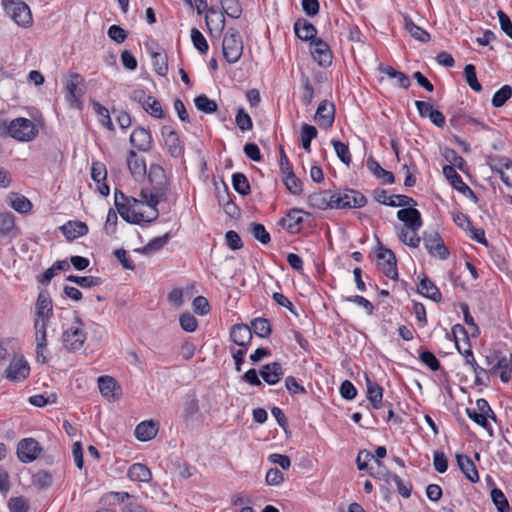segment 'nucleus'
<instances>
[{"label": "nucleus", "mask_w": 512, "mask_h": 512, "mask_svg": "<svg viewBox=\"0 0 512 512\" xmlns=\"http://www.w3.org/2000/svg\"><path fill=\"white\" fill-rule=\"evenodd\" d=\"M151 188H143L140 196L152 209V216L149 221H154L159 216L157 205L160 201L166 200L169 191V183L165 170L160 165H151L148 173Z\"/></svg>", "instance_id": "nucleus-1"}, {"label": "nucleus", "mask_w": 512, "mask_h": 512, "mask_svg": "<svg viewBox=\"0 0 512 512\" xmlns=\"http://www.w3.org/2000/svg\"><path fill=\"white\" fill-rule=\"evenodd\" d=\"M334 209L362 208L367 204L366 196L358 190L350 188L338 189L334 192Z\"/></svg>", "instance_id": "nucleus-2"}, {"label": "nucleus", "mask_w": 512, "mask_h": 512, "mask_svg": "<svg viewBox=\"0 0 512 512\" xmlns=\"http://www.w3.org/2000/svg\"><path fill=\"white\" fill-rule=\"evenodd\" d=\"M224 58L229 63H236L243 53V42L239 32L229 28L224 35L222 42Z\"/></svg>", "instance_id": "nucleus-3"}, {"label": "nucleus", "mask_w": 512, "mask_h": 512, "mask_svg": "<svg viewBox=\"0 0 512 512\" xmlns=\"http://www.w3.org/2000/svg\"><path fill=\"white\" fill-rule=\"evenodd\" d=\"M8 134L23 142H28L36 138L38 130L35 124L27 118H16L7 126Z\"/></svg>", "instance_id": "nucleus-4"}, {"label": "nucleus", "mask_w": 512, "mask_h": 512, "mask_svg": "<svg viewBox=\"0 0 512 512\" xmlns=\"http://www.w3.org/2000/svg\"><path fill=\"white\" fill-rule=\"evenodd\" d=\"M3 6L8 16L17 25L29 27L32 24V14L26 3L20 0H3Z\"/></svg>", "instance_id": "nucleus-5"}, {"label": "nucleus", "mask_w": 512, "mask_h": 512, "mask_svg": "<svg viewBox=\"0 0 512 512\" xmlns=\"http://www.w3.org/2000/svg\"><path fill=\"white\" fill-rule=\"evenodd\" d=\"M84 79L78 73H71L69 79L66 82V100L71 107L77 108L78 110L83 109V96L85 89L81 87Z\"/></svg>", "instance_id": "nucleus-6"}, {"label": "nucleus", "mask_w": 512, "mask_h": 512, "mask_svg": "<svg viewBox=\"0 0 512 512\" xmlns=\"http://www.w3.org/2000/svg\"><path fill=\"white\" fill-rule=\"evenodd\" d=\"M128 203L129 200L125 194L120 190H116L114 204L122 219L131 224H140L142 221L149 222L148 220H150L151 217L145 219L142 213L135 212Z\"/></svg>", "instance_id": "nucleus-7"}, {"label": "nucleus", "mask_w": 512, "mask_h": 512, "mask_svg": "<svg viewBox=\"0 0 512 512\" xmlns=\"http://www.w3.org/2000/svg\"><path fill=\"white\" fill-rule=\"evenodd\" d=\"M487 164L493 172L500 175L505 185L512 188V160L505 156H489Z\"/></svg>", "instance_id": "nucleus-8"}, {"label": "nucleus", "mask_w": 512, "mask_h": 512, "mask_svg": "<svg viewBox=\"0 0 512 512\" xmlns=\"http://www.w3.org/2000/svg\"><path fill=\"white\" fill-rule=\"evenodd\" d=\"M61 338L64 347L69 352H76L83 347L87 337L85 331L79 326H72L62 333Z\"/></svg>", "instance_id": "nucleus-9"}, {"label": "nucleus", "mask_w": 512, "mask_h": 512, "mask_svg": "<svg viewBox=\"0 0 512 512\" xmlns=\"http://www.w3.org/2000/svg\"><path fill=\"white\" fill-rule=\"evenodd\" d=\"M423 242L431 256L438 257L441 260H446L449 257V251L438 233L425 232Z\"/></svg>", "instance_id": "nucleus-10"}, {"label": "nucleus", "mask_w": 512, "mask_h": 512, "mask_svg": "<svg viewBox=\"0 0 512 512\" xmlns=\"http://www.w3.org/2000/svg\"><path fill=\"white\" fill-rule=\"evenodd\" d=\"M49 322L50 321L34 319L37 360L41 361V363L47 362V357L44 353L48 345L46 330Z\"/></svg>", "instance_id": "nucleus-11"}, {"label": "nucleus", "mask_w": 512, "mask_h": 512, "mask_svg": "<svg viewBox=\"0 0 512 512\" xmlns=\"http://www.w3.org/2000/svg\"><path fill=\"white\" fill-rule=\"evenodd\" d=\"M41 452V447L33 438H24L17 445V456L23 463L33 462Z\"/></svg>", "instance_id": "nucleus-12"}, {"label": "nucleus", "mask_w": 512, "mask_h": 512, "mask_svg": "<svg viewBox=\"0 0 512 512\" xmlns=\"http://www.w3.org/2000/svg\"><path fill=\"white\" fill-rule=\"evenodd\" d=\"M443 174L450 181L454 189L470 198L472 201L477 202L478 197L473 190L462 180L461 176L456 172L455 168L450 165L443 167Z\"/></svg>", "instance_id": "nucleus-13"}, {"label": "nucleus", "mask_w": 512, "mask_h": 512, "mask_svg": "<svg viewBox=\"0 0 512 512\" xmlns=\"http://www.w3.org/2000/svg\"><path fill=\"white\" fill-rule=\"evenodd\" d=\"M310 46L311 55L320 66L327 67L332 63V52L323 39L312 40Z\"/></svg>", "instance_id": "nucleus-14"}, {"label": "nucleus", "mask_w": 512, "mask_h": 512, "mask_svg": "<svg viewBox=\"0 0 512 512\" xmlns=\"http://www.w3.org/2000/svg\"><path fill=\"white\" fill-rule=\"evenodd\" d=\"M30 367L23 358L13 359L5 371L6 378L13 382H19L29 376Z\"/></svg>", "instance_id": "nucleus-15"}, {"label": "nucleus", "mask_w": 512, "mask_h": 512, "mask_svg": "<svg viewBox=\"0 0 512 512\" xmlns=\"http://www.w3.org/2000/svg\"><path fill=\"white\" fill-rule=\"evenodd\" d=\"M314 119L319 126L330 128L333 125L335 119L334 104L328 102L327 100L321 101L316 110Z\"/></svg>", "instance_id": "nucleus-16"}, {"label": "nucleus", "mask_w": 512, "mask_h": 512, "mask_svg": "<svg viewBox=\"0 0 512 512\" xmlns=\"http://www.w3.org/2000/svg\"><path fill=\"white\" fill-rule=\"evenodd\" d=\"M397 218L412 232H417L423 224L420 212L413 207L400 209Z\"/></svg>", "instance_id": "nucleus-17"}, {"label": "nucleus", "mask_w": 512, "mask_h": 512, "mask_svg": "<svg viewBox=\"0 0 512 512\" xmlns=\"http://www.w3.org/2000/svg\"><path fill=\"white\" fill-rule=\"evenodd\" d=\"M162 136L169 154L175 158L182 156L184 149L177 132L169 126H164L162 128Z\"/></svg>", "instance_id": "nucleus-18"}, {"label": "nucleus", "mask_w": 512, "mask_h": 512, "mask_svg": "<svg viewBox=\"0 0 512 512\" xmlns=\"http://www.w3.org/2000/svg\"><path fill=\"white\" fill-rule=\"evenodd\" d=\"M497 361L489 370V374L494 375L500 371V379L503 383L512 381V353L506 356H496Z\"/></svg>", "instance_id": "nucleus-19"}, {"label": "nucleus", "mask_w": 512, "mask_h": 512, "mask_svg": "<svg viewBox=\"0 0 512 512\" xmlns=\"http://www.w3.org/2000/svg\"><path fill=\"white\" fill-rule=\"evenodd\" d=\"M131 145L139 151L148 152L152 148V137L148 130L137 127L130 135Z\"/></svg>", "instance_id": "nucleus-20"}, {"label": "nucleus", "mask_w": 512, "mask_h": 512, "mask_svg": "<svg viewBox=\"0 0 512 512\" xmlns=\"http://www.w3.org/2000/svg\"><path fill=\"white\" fill-rule=\"evenodd\" d=\"M253 336L249 325L235 324L230 331V339L241 348H248Z\"/></svg>", "instance_id": "nucleus-21"}, {"label": "nucleus", "mask_w": 512, "mask_h": 512, "mask_svg": "<svg viewBox=\"0 0 512 512\" xmlns=\"http://www.w3.org/2000/svg\"><path fill=\"white\" fill-rule=\"evenodd\" d=\"M466 360V363L471 366L473 372L475 374V384L476 385H487L489 382V371H486L484 368L480 367L473 355L471 347L469 346L463 352H460Z\"/></svg>", "instance_id": "nucleus-22"}, {"label": "nucleus", "mask_w": 512, "mask_h": 512, "mask_svg": "<svg viewBox=\"0 0 512 512\" xmlns=\"http://www.w3.org/2000/svg\"><path fill=\"white\" fill-rule=\"evenodd\" d=\"M53 315V306L51 298L46 291L39 293L36 301L35 319L50 321Z\"/></svg>", "instance_id": "nucleus-23"}, {"label": "nucleus", "mask_w": 512, "mask_h": 512, "mask_svg": "<svg viewBox=\"0 0 512 512\" xmlns=\"http://www.w3.org/2000/svg\"><path fill=\"white\" fill-rule=\"evenodd\" d=\"M259 375L267 384L275 385L283 377L284 370L279 362H272L262 366Z\"/></svg>", "instance_id": "nucleus-24"}, {"label": "nucleus", "mask_w": 512, "mask_h": 512, "mask_svg": "<svg viewBox=\"0 0 512 512\" xmlns=\"http://www.w3.org/2000/svg\"><path fill=\"white\" fill-rule=\"evenodd\" d=\"M334 192L324 190L311 194L308 198L311 207L319 210L334 209Z\"/></svg>", "instance_id": "nucleus-25"}, {"label": "nucleus", "mask_w": 512, "mask_h": 512, "mask_svg": "<svg viewBox=\"0 0 512 512\" xmlns=\"http://www.w3.org/2000/svg\"><path fill=\"white\" fill-rule=\"evenodd\" d=\"M295 35L302 41L316 40V27L304 18H298L294 23Z\"/></svg>", "instance_id": "nucleus-26"}, {"label": "nucleus", "mask_w": 512, "mask_h": 512, "mask_svg": "<svg viewBox=\"0 0 512 512\" xmlns=\"http://www.w3.org/2000/svg\"><path fill=\"white\" fill-rule=\"evenodd\" d=\"M457 465L465 477L472 483L479 481V474L472 459L467 455H456Z\"/></svg>", "instance_id": "nucleus-27"}, {"label": "nucleus", "mask_w": 512, "mask_h": 512, "mask_svg": "<svg viewBox=\"0 0 512 512\" xmlns=\"http://www.w3.org/2000/svg\"><path fill=\"white\" fill-rule=\"evenodd\" d=\"M127 166L131 175L136 179H141L146 175L145 160L139 157L135 151L130 150L127 156Z\"/></svg>", "instance_id": "nucleus-28"}, {"label": "nucleus", "mask_w": 512, "mask_h": 512, "mask_svg": "<svg viewBox=\"0 0 512 512\" xmlns=\"http://www.w3.org/2000/svg\"><path fill=\"white\" fill-rule=\"evenodd\" d=\"M221 3V18H220V29L223 30L225 27V17L227 16L237 19L242 14V8L239 0H220Z\"/></svg>", "instance_id": "nucleus-29"}, {"label": "nucleus", "mask_w": 512, "mask_h": 512, "mask_svg": "<svg viewBox=\"0 0 512 512\" xmlns=\"http://www.w3.org/2000/svg\"><path fill=\"white\" fill-rule=\"evenodd\" d=\"M61 231L68 240H74L88 233V227L81 221H69L61 226Z\"/></svg>", "instance_id": "nucleus-30"}, {"label": "nucleus", "mask_w": 512, "mask_h": 512, "mask_svg": "<svg viewBox=\"0 0 512 512\" xmlns=\"http://www.w3.org/2000/svg\"><path fill=\"white\" fill-rule=\"evenodd\" d=\"M0 234L9 238H15L19 235L13 214L0 213Z\"/></svg>", "instance_id": "nucleus-31"}, {"label": "nucleus", "mask_w": 512, "mask_h": 512, "mask_svg": "<svg viewBox=\"0 0 512 512\" xmlns=\"http://www.w3.org/2000/svg\"><path fill=\"white\" fill-rule=\"evenodd\" d=\"M158 432V427L155 422L143 421L139 423L135 428V436L140 441H148L153 439Z\"/></svg>", "instance_id": "nucleus-32"}, {"label": "nucleus", "mask_w": 512, "mask_h": 512, "mask_svg": "<svg viewBox=\"0 0 512 512\" xmlns=\"http://www.w3.org/2000/svg\"><path fill=\"white\" fill-rule=\"evenodd\" d=\"M418 292L435 302L441 301V298H442V295H441V292L439 291V289L426 276H424L420 280V284L418 286Z\"/></svg>", "instance_id": "nucleus-33"}, {"label": "nucleus", "mask_w": 512, "mask_h": 512, "mask_svg": "<svg viewBox=\"0 0 512 512\" xmlns=\"http://www.w3.org/2000/svg\"><path fill=\"white\" fill-rule=\"evenodd\" d=\"M367 168L377 178L382 179L384 183L393 184L395 177L392 172L383 169L380 164L373 158L369 157L366 162Z\"/></svg>", "instance_id": "nucleus-34"}, {"label": "nucleus", "mask_w": 512, "mask_h": 512, "mask_svg": "<svg viewBox=\"0 0 512 512\" xmlns=\"http://www.w3.org/2000/svg\"><path fill=\"white\" fill-rule=\"evenodd\" d=\"M367 398L374 409L382 406L383 388L366 377Z\"/></svg>", "instance_id": "nucleus-35"}, {"label": "nucleus", "mask_w": 512, "mask_h": 512, "mask_svg": "<svg viewBox=\"0 0 512 512\" xmlns=\"http://www.w3.org/2000/svg\"><path fill=\"white\" fill-rule=\"evenodd\" d=\"M128 477L132 481L149 482L152 478V474L146 465L134 463L128 470Z\"/></svg>", "instance_id": "nucleus-36"}, {"label": "nucleus", "mask_w": 512, "mask_h": 512, "mask_svg": "<svg viewBox=\"0 0 512 512\" xmlns=\"http://www.w3.org/2000/svg\"><path fill=\"white\" fill-rule=\"evenodd\" d=\"M300 213L301 210L292 209L289 211L286 217L280 220V223L287 229L288 232L295 233L299 231L300 225L303 222V218L301 217Z\"/></svg>", "instance_id": "nucleus-37"}, {"label": "nucleus", "mask_w": 512, "mask_h": 512, "mask_svg": "<svg viewBox=\"0 0 512 512\" xmlns=\"http://www.w3.org/2000/svg\"><path fill=\"white\" fill-rule=\"evenodd\" d=\"M404 24L405 30L410 34L411 37L423 43L429 41V33L421 27L417 26L409 17L404 18Z\"/></svg>", "instance_id": "nucleus-38"}, {"label": "nucleus", "mask_w": 512, "mask_h": 512, "mask_svg": "<svg viewBox=\"0 0 512 512\" xmlns=\"http://www.w3.org/2000/svg\"><path fill=\"white\" fill-rule=\"evenodd\" d=\"M250 328L260 338H267L272 332L270 321L262 317L251 321Z\"/></svg>", "instance_id": "nucleus-39"}, {"label": "nucleus", "mask_w": 512, "mask_h": 512, "mask_svg": "<svg viewBox=\"0 0 512 512\" xmlns=\"http://www.w3.org/2000/svg\"><path fill=\"white\" fill-rule=\"evenodd\" d=\"M384 253H388V259L386 262H380L379 266L381 267L386 277L396 280L398 279V272L395 254L393 251H385Z\"/></svg>", "instance_id": "nucleus-40"}, {"label": "nucleus", "mask_w": 512, "mask_h": 512, "mask_svg": "<svg viewBox=\"0 0 512 512\" xmlns=\"http://www.w3.org/2000/svg\"><path fill=\"white\" fill-rule=\"evenodd\" d=\"M383 476L386 483H390L392 480L396 484L398 493L402 497L408 498L411 495L412 485L410 483H404L398 475L387 471Z\"/></svg>", "instance_id": "nucleus-41"}, {"label": "nucleus", "mask_w": 512, "mask_h": 512, "mask_svg": "<svg viewBox=\"0 0 512 512\" xmlns=\"http://www.w3.org/2000/svg\"><path fill=\"white\" fill-rule=\"evenodd\" d=\"M92 106L94 112L100 117L101 124L105 126L109 131H114L115 127L111 120L109 110L95 100L92 101Z\"/></svg>", "instance_id": "nucleus-42"}, {"label": "nucleus", "mask_w": 512, "mask_h": 512, "mask_svg": "<svg viewBox=\"0 0 512 512\" xmlns=\"http://www.w3.org/2000/svg\"><path fill=\"white\" fill-rule=\"evenodd\" d=\"M170 240V234L166 233L163 236L151 239L141 250L143 254L149 255L156 251L161 250Z\"/></svg>", "instance_id": "nucleus-43"}, {"label": "nucleus", "mask_w": 512, "mask_h": 512, "mask_svg": "<svg viewBox=\"0 0 512 512\" xmlns=\"http://www.w3.org/2000/svg\"><path fill=\"white\" fill-rule=\"evenodd\" d=\"M317 129L309 124L304 123L301 128V143L305 151H311V141L317 137Z\"/></svg>", "instance_id": "nucleus-44"}, {"label": "nucleus", "mask_w": 512, "mask_h": 512, "mask_svg": "<svg viewBox=\"0 0 512 512\" xmlns=\"http://www.w3.org/2000/svg\"><path fill=\"white\" fill-rule=\"evenodd\" d=\"M67 281L76 283L82 288H91L95 286H99L102 284V280L99 277L94 276H76V275H69L66 277Z\"/></svg>", "instance_id": "nucleus-45"}, {"label": "nucleus", "mask_w": 512, "mask_h": 512, "mask_svg": "<svg viewBox=\"0 0 512 512\" xmlns=\"http://www.w3.org/2000/svg\"><path fill=\"white\" fill-rule=\"evenodd\" d=\"M249 233L262 244H268L271 240L270 234L267 232L264 225L252 222L248 226Z\"/></svg>", "instance_id": "nucleus-46"}, {"label": "nucleus", "mask_w": 512, "mask_h": 512, "mask_svg": "<svg viewBox=\"0 0 512 512\" xmlns=\"http://www.w3.org/2000/svg\"><path fill=\"white\" fill-rule=\"evenodd\" d=\"M512 96V87L504 85L497 90L492 97V106L495 108L502 107Z\"/></svg>", "instance_id": "nucleus-47"}, {"label": "nucleus", "mask_w": 512, "mask_h": 512, "mask_svg": "<svg viewBox=\"0 0 512 512\" xmlns=\"http://www.w3.org/2000/svg\"><path fill=\"white\" fill-rule=\"evenodd\" d=\"M491 499L499 512H508L510 509L509 502L499 488H493L490 493Z\"/></svg>", "instance_id": "nucleus-48"}, {"label": "nucleus", "mask_w": 512, "mask_h": 512, "mask_svg": "<svg viewBox=\"0 0 512 512\" xmlns=\"http://www.w3.org/2000/svg\"><path fill=\"white\" fill-rule=\"evenodd\" d=\"M152 62L154 70L160 76H165L168 72V59L165 53L153 52Z\"/></svg>", "instance_id": "nucleus-49"}, {"label": "nucleus", "mask_w": 512, "mask_h": 512, "mask_svg": "<svg viewBox=\"0 0 512 512\" xmlns=\"http://www.w3.org/2000/svg\"><path fill=\"white\" fill-rule=\"evenodd\" d=\"M116 381L110 376H101L98 378V387L101 394L106 397H112L116 388Z\"/></svg>", "instance_id": "nucleus-50"}, {"label": "nucleus", "mask_w": 512, "mask_h": 512, "mask_svg": "<svg viewBox=\"0 0 512 512\" xmlns=\"http://www.w3.org/2000/svg\"><path fill=\"white\" fill-rule=\"evenodd\" d=\"M196 108L206 114L214 113L217 110V103L209 99L206 95L197 96L194 99Z\"/></svg>", "instance_id": "nucleus-51"}, {"label": "nucleus", "mask_w": 512, "mask_h": 512, "mask_svg": "<svg viewBox=\"0 0 512 512\" xmlns=\"http://www.w3.org/2000/svg\"><path fill=\"white\" fill-rule=\"evenodd\" d=\"M232 185L233 188L243 196L250 193V184L247 177L242 173H234L232 175Z\"/></svg>", "instance_id": "nucleus-52"}, {"label": "nucleus", "mask_w": 512, "mask_h": 512, "mask_svg": "<svg viewBox=\"0 0 512 512\" xmlns=\"http://www.w3.org/2000/svg\"><path fill=\"white\" fill-rule=\"evenodd\" d=\"M283 182L293 195H299L303 190L301 181L296 177L293 171H288L287 174H284Z\"/></svg>", "instance_id": "nucleus-53"}, {"label": "nucleus", "mask_w": 512, "mask_h": 512, "mask_svg": "<svg viewBox=\"0 0 512 512\" xmlns=\"http://www.w3.org/2000/svg\"><path fill=\"white\" fill-rule=\"evenodd\" d=\"M463 74H464L467 84L469 85V87L472 90H474L476 92H480L482 90V86L479 83L477 76H476V68L474 65L467 64L464 67Z\"/></svg>", "instance_id": "nucleus-54"}, {"label": "nucleus", "mask_w": 512, "mask_h": 512, "mask_svg": "<svg viewBox=\"0 0 512 512\" xmlns=\"http://www.w3.org/2000/svg\"><path fill=\"white\" fill-rule=\"evenodd\" d=\"M10 204L19 213H27L32 207L31 202L26 197L17 193L12 194Z\"/></svg>", "instance_id": "nucleus-55"}, {"label": "nucleus", "mask_w": 512, "mask_h": 512, "mask_svg": "<svg viewBox=\"0 0 512 512\" xmlns=\"http://www.w3.org/2000/svg\"><path fill=\"white\" fill-rule=\"evenodd\" d=\"M331 144L333 145V148L336 152V155L340 159L341 162H343L346 165H350L351 163V155L349 152V147L345 143L339 141V140H332Z\"/></svg>", "instance_id": "nucleus-56"}, {"label": "nucleus", "mask_w": 512, "mask_h": 512, "mask_svg": "<svg viewBox=\"0 0 512 512\" xmlns=\"http://www.w3.org/2000/svg\"><path fill=\"white\" fill-rule=\"evenodd\" d=\"M235 122H236L237 127L242 132L251 130L252 127H253V122H252L251 117L248 115V113L242 107H240L237 110V114H236V117H235Z\"/></svg>", "instance_id": "nucleus-57"}, {"label": "nucleus", "mask_w": 512, "mask_h": 512, "mask_svg": "<svg viewBox=\"0 0 512 512\" xmlns=\"http://www.w3.org/2000/svg\"><path fill=\"white\" fill-rule=\"evenodd\" d=\"M191 40L194 45V47L200 52V53H206L209 49L208 43L203 36V34L197 29L192 28L191 29Z\"/></svg>", "instance_id": "nucleus-58"}, {"label": "nucleus", "mask_w": 512, "mask_h": 512, "mask_svg": "<svg viewBox=\"0 0 512 512\" xmlns=\"http://www.w3.org/2000/svg\"><path fill=\"white\" fill-rule=\"evenodd\" d=\"M142 108L154 118H163V110L160 102L152 96L150 101H146Z\"/></svg>", "instance_id": "nucleus-59"}, {"label": "nucleus", "mask_w": 512, "mask_h": 512, "mask_svg": "<svg viewBox=\"0 0 512 512\" xmlns=\"http://www.w3.org/2000/svg\"><path fill=\"white\" fill-rule=\"evenodd\" d=\"M398 237L402 243L412 248L418 247L421 241L417 232L411 231V234H409L404 228L398 233Z\"/></svg>", "instance_id": "nucleus-60"}, {"label": "nucleus", "mask_w": 512, "mask_h": 512, "mask_svg": "<svg viewBox=\"0 0 512 512\" xmlns=\"http://www.w3.org/2000/svg\"><path fill=\"white\" fill-rule=\"evenodd\" d=\"M444 158L453 165V167H457L460 170L463 169V166L465 165V160L463 157L457 154V152L454 149L446 148L443 153Z\"/></svg>", "instance_id": "nucleus-61"}, {"label": "nucleus", "mask_w": 512, "mask_h": 512, "mask_svg": "<svg viewBox=\"0 0 512 512\" xmlns=\"http://www.w3.org/2000/svg\"><path fill=\"white\" fill-rule=\"evenodd\" d=\"M108 36L111 40L120 44L126 40L128 33L122 27L118 25H112L108 29Z\"/></svg>", "instance_id": "nucleus-62"}, {"label": "nucleus", "mask_w": 512, "mask_h": 512, "mask_svg": "<svg viewBox=\"0 0 512 512\" xmlns=\"http://www.w3.org/2000/svg\"><path fill=\"white\" fill-rule=\"evenodd\" d=\"M420 360L429 367L432 371L440 369V362L436 356L430 351H423L420 353Z\"/></svg>", "instance_id": "nucleus-63"}, {"label": "nucleus", "mask_w": 512, "mask_h": 512, "mask_svg": "<svg viewBox=\"0 0 512 512\" xmlns=\"http://www.w3.org/2000/svg\"><path fill=\"white\" fill-rule=\"evenodd\" d=\"M10 512H28V503L23 497L10 498L8 502Z\"/></svg>", "instance_id": "nucleus-64"}]
</instances>
